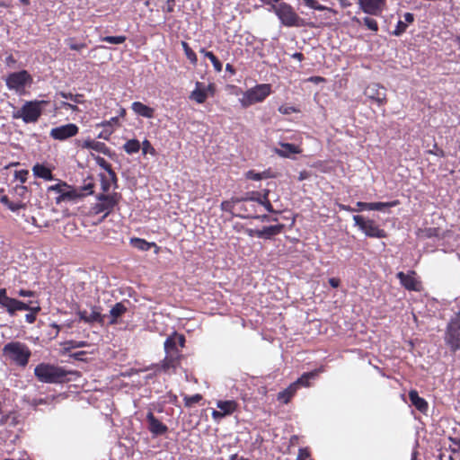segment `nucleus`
I'll use <instances>...</instances> for the list:
<instances>
[{
  "instance_id": "obj_31",
  "label": "nucleus",
  "mask_w": 460,
  "mask_h": 460,
  "mask_svg": "<svg viewBox=\"0 0 460 460\" xmlns=\"http://www.w3.org/2000/svg\"><path fill=\"white\" fill-rule=\"evenodd\" d=\"M199 52L207 58L209 59V61L212 63V66L216 72L219 73L223 69V64L222 62L217 58V57L212 52L207 50L205 48H201L199 49Z\"/></svg>"
},
{
  "instance_id": "obj_51",
  "label": "nucleus",
  "mask_w": 460,
  "mask_h": 460,
  "mask_svg": "<svg viewBox=\"0 0 460 460\" xmlns=\"http://www.w3.org/2000/svg\"><path fill=\"white\" fill-rule=\"evenodd\" d=\"M86 354H87L86 351L79 350V351H75V352H70L67 355L69 356L70 358H73L75 360L86 361V358H85Z\"/></svg>"
},
{
  "instance_id": "obj_19",
  "label": "nucleus",
  "mask_w": 460,
  "mask_h": 460,
  "mask_svg": "<svg viewBox=\"0 0 460 460\" xmlns=\"http://www.w3.org/2000/svg\"><path fill=\"white\" fill-rule=\"evenodd\" d=\"M214 86L209 84L208 86L200 82L195 84V89L190 93V99L195 101L199 104H202L208 98V92L213 91Z\"/></svg>"
},
{
  "instance_id": "obj_14",
  "label": "nucleus",
  "mask_w": 460,
  "mask_h": 460,
  "mask_svg": "<svg viewBox=\"0 0 460 460\" xmlns=\"http://www.w3.org/2000/svg\"><path fill=\"white\" fill-rule=\"evenodd\" d=\"M225 385L229 389V393L226 394L224 399H219L217 402H238L239 400H243V402H248L246 394H243L234 380L227 379Z\"/></svg>"
},
{
  "instance_id": "obj_39",
  "label": "nucleus",
  "mask_w": 460,
  "mask_h": 460,
  "mask_svg": "<svg viewBox=\"0 0 460 460\" xmlns=\"http://www.w3.org/2000/svg\"><path fill=\"white\" fill-rule=\"evenodd\" d=\"M93 188H94L93 178L92 176H88L84 180V183L80 188L79 190L82 192V194H84V196L93 195L94 193Z\"/></svg>"
},
{
  "instance_id": "obj_13",
  "label": "nucleus",
  "mask_w": 460,
  "mask_h": 460,
  "mask_svg": "<svg viewBox=\"0 0 460 460\" xmlns=\"http://www.w3.org/2000/svg\"><path fill=\"white\" fill-rule=\"evenodd\" d=\"M95 199L97 202L92 206V212L94 215L104 213V217L111 215L115 208L114 202L111 199L107 197L104 193H98Z\"/></svg>"
},
{
  "instance_id": "obj_45",
  "label": "nucleus",
  "mask_w": 460,
  "mask_h": 460,
  "mask_svg": "<svg viewBox=\"0 0 460 460\" xmlns=\"http://www.w3.org/2000/svg\"><path fill=\"white\" fill-rule=\"evenodd\" d=\"M98 176L100 178L101 189L102 190V193L108 194V192L111 187L109 179L106 177V175L103 172H100Z\"/></svg>"
},
{
  "instance_id": "obj_17",
  "label": "nucleus",
  "mask_w": 460,
  "mask_h": 460,
  "mask_svg": "<svg viewBox=\"0 0 460 460\" xmlns=\"http://www.w3.org/2000/svg\"><path fill=\"white\" fill-rule=\"evenodd\" d=\"M385 4V0H358L361 11L369 15H378Z\"/></svg>"
},
{
  "instance_id": "obj_35",
  "label": "nucleus",
  "mask_w": 460,
  "mask_h": 460,
  "mask_svg": "<svg viewBox=\"0 0 460 460\" xmlns=\"http://www.w3.org/2000/svg\"><path fill=\"white\" fill-rule=\"evenodd\" d=\"M105 315L102 314L99 311V308L94 306L92 309V313L87 316V324H93L94 323H98L100 324L104 323Z\"/></svg>"
},
{
  "instance_id": "obj_36",
  "label": "nucleus",
  "mask_w": 460,
  "mask_h": 460,
  "mask_svg": "<svg viewBox=\"0 0 460 460\" xmlns=\"http://www.w3.org/2000/svg\"><path fill=\"white\" fill-rule=\"evenodd\" d=\"M20 308H21V311H34V313H40V310H41V307L40 305V303L39 301L37 300H30V301H27V302H24V301H22L21 300V305H20Z\"/></svg>"
},
{
  "instance_id": "obj_47",
  "label": "nucleus",
  "mask_w": 460,
  "mask_h": 460,
  "mask_svg": "<svg viewBox=\"0 0 460 460\" xmlns=\"http://www.w3.org/2000/svg\"><path fill=\"white\" fill-rule=\"evenodd\" d=\"M408 28V25L402 21L399 20L395 25L394 30L392 31V35L399 37L402 35Z\"/></svg>"
},
{
  "instance_id": "obj_18",
  "label": "nucleus",
  "mask_w": 460,
  "mask_h": 460,
  "mask_svg": "<svg viewBox=\"0 0 460 460\" xmlns=\"http://www.w3.org/2000/svg\"><path fill=\"white\" fill-rule=\"evenodd\" d=\"M82 147L102 153L109 158H113L116 155V153L109 148L103 142L95 141L92 138L85 139L82 144Z\"/></svg>"
},
{
  "instance_id": "obj_62",
  "label": "nucleus",
  "mask_w": 460,
  "mask_h": 460,
  "mask_svg": "<svg viewBox=\"0 0 460 460\" xmlns=\"http://www.w3.org/2000/svg\"><path fill=\"white\" fill-rule=\"evenodd\" d=\"M202 399V395L196 394L192 396H185L184 402H199Z\"/></svg>"
},
{
  "instance_id": "obj_63",
  "label": "nucleus",
  "mask_w": 460,
  "mask_h": 460,
  "mask_svg": "<svg viewBox=\"0 0 460 460\" xmlns=\"http://www.w3.org/2000/svg\"><path fill=\"white\" fill-rule=\"evenodd\" d=\"M38 314L39 313H34V311H30L28 314H25V321L28 323H34Z\"/></svg>"
},
{
  "instance_id": "obj_22",
  "label": "nucleus",
  "mask_w": 460,
  "mask_h": 460,
  "mask_svg": "<svg viewBox=\"0 0 460 460\" xmlns=\"http://www.w3.org/2000/svg\"><path fill=\"white\" fill-rule=\"evenodd\" d=\"M84 197V194H82V192L78 189L67 184V186H65L64 190L61 193V195H58L56 198V203L59 204L65 200L75 201Z\"/></svg>"
},
{
  "instance_id": "obj_4",
  "label": "nucleus",
  "mask_w": 460,
  "mask_h": 460,
  "mask_svg": "<svg viewBox=\"0 0 460 460\" xmlns=\"http://www.w3.org/2000/svg\"><path fill=\"white\" fill-rule=\"evenodd\" d=\"M443 341L453 354L460 350V311L447 322L443 333Z\"/></svg>"
},
{
  "instance_id": "obj_52",
  "label": "nucleus",
  "mask_w": 460,
  "mask_h": 460,
  "mask_svg": "<svg viewBox=\"0 0 460 460\" xmlns=\"http://www.w3.org/2000/svg\"><path fill=\"white\" fill-rule=\"evenodd\" d=\"M278 111L283 115H290L292 113L297 112V110L294 106L289 105H280Z\"/></svg>"
},
{
  "instance_id": "obj_24",
  "label": "nucleus",
  "mask_w": 460,
  "mask_h": 460,
  "mask_svg": "<svg viewBox=\"0 0 460 460\" xmlns=\"http://www.w3.org/2000/svg\"><path fill=\"white\" fill-rule=\"evenodd\" d=\"M285 228L284 224H276L270 226H264L260 229L259 239L273 240L274 237L283 232Z\"/></svg>"
},
{
  "instance_id": "obj_37",
  "label": "nucleus",
  "mask_w": 460,
  "mask_h": 460,
  "mask_svg": "<svg viewBox=\"0 0 460 460\" xmlns=\"http://www.w3.org/2000/svg\"><path fill=\"white\" fill-rule=\"evenodd\" d=\"M181 47L186 58L189 59L190 64L196 66L198 63V57L196 53L191 49V48L186 41H181Z\"/></svg>"
},
{
  "instance_id": "obj_15",
  "label": "nucleus",
  "mask_w": 460,
  "mask_h": 460,
  "mask_svg": "<svg viewBox=\"0 0 460 460\" xmlns=\"http://www.w3.org/2000/svg\"><path fill=\"white\" fill-rule=\"evenodd\" d=\"M79 131V128L74 123H67L59 127L53 128L49 136L59 141H64L75 136Z\"/></svg>"
},
{
  "instance_id": "obj_1",
  "label": "nucleus",
  "mask_w": 460,
  "mask_h": 460,
  "mask_svg": "<svg viewBox=\"0 0 460 460\" xmlns=\"http://www.w3.org/2000/svg\"><path fill=\"white\" fill-rule=\"evenodd\" d=\"M33 373L40 383L58 385L71 381L70 376L75 375L76 371L49 362H41L34 367Z\"/></svg>"
},
{
  "instance_id": "obj_42",
  "label": "nucleus",
  "mask_w": 460,
  "mask_h": 460,
  "mask_svg": "<svg viewBox=\"0 0 460 460\" xmlns=\"http://www.w3.org/2000/svg\"><path fill=\"white\" fill-rule=\"evenodd\" d=\"M101 40L103 42H107L113 45H119L126 41L127 37L125 35L104 36Z\"/></svg>"
},
{
  "instance_id": "obj_48",
  "label": "nucleus",
  "mask_w": 460,
  "mask_h": 460,
  "mask_svg": "<svg viewBox=\"0 0 460 460\" xmlns=\"http://www.w3.org/2000/svg\"><path fill=\"white\" fill-rule=\"evenodd\" d=\"M65 186H67V183L66 181H59L57 184L49 186L48 191L49 192H56L58 195H61V193L64 190Z\"/></svg>"
},
{
  "instance_id": "obj_34",
  "label": "nucleus",
  "mask_w": 460,
  "mask_h": 460,
  "mask_svg": "<svg viewBox=\"0 0 460 460\" xmlns=\"http://www.w3.org/2000/svg\"><path fill=\"white\" fill-rule=\"evenodd\" d=\"M141 144L137 138L128 140L123 146V149L128 155L137 154L139 152Z\"/></svg>"
},
{
  "instance_id": "obj_56",
  "label": "nucleus",
  "mask_w": 460,
  "mask_h": 460,
  "mask_svg": "<svg viewBox=\"0 0 460 460\" xmlns=\"http://www.w3.org/2000/svg\"><path fill=\"white\" fill-rule=\"evenodd\" d=\"M175 6V0H166L165 4L162 6V11L164 13H173Z\"/></svg>"
},
{
  "instance_id": "obj_41",
  "label": "nucleus",
  "mask_w": 460,
  "mask_h": 460,
  "mask_svg": "<svg viewBox=\"0 0 460 460\" xmlns=\"http://www.w3.org/2000/svg\"><path fill=\"white\" fill-rule=\"evenodd\" d=\"M234 196L232 197L229 200H223L220 204V209L223 212L230 213L232 216L237 217L233 212L234 205L238 204L237 201H234Z\"/></svg>"
},
{
  "instance_id": "obj_61",
  "label": "nucleus",
  "mask_w": 460,
  "mask_h": 460,
  "mask_svg": "<svg viewBox=\"0 0 460 460\" xmlns=\"http://www.w3.org/2000/svg\"><path fill=\"white\" fill-rule=\"evenodd\" d=\"M107 197H109L110 199H111V200L114 202V207L116 208L118 205H119V202L121 199V194L119 193V192H112V193H108L106 194Z\"/></svg>"
},
{
  "instance_id": "obj_46",
  "label": "nucleus",
  "mask_w": 460,
  "mask_h": 460,
  "mask_svg": "<svg viewBox=\"0 0 460 460\" xmlns=\"http://www.w3.org/2000/svg\"><path fill=\"white\" fill-rule=\"evenodd\" d=\"M92 156L95 163L104 171L108 172V170H112L111 165L102 156L92 154Z\"/></svg>"
},
{
  "instance_id": "obj_12",
  "label": "nucleus",
  "mask_w": 460,
  "mask_h": 460,
  "mask_svg": "<svg viewBox=\"0 0 460 460\" xmlns=\"http://www.w3.org/2000/svg\"><path fill=\"white\" fill-rule=\"evenodd\" d=\"M364 94L367 99L377 104L378 107L384 106L386 102V89L380 84L372 83L367 85Z\"/></svg>"
},
{
  "instance_id": "obj_54",
  "label": "nucleus",
  "mask_w": 460,
  "mask_h": 460,
  "mask_svg": "<svg viewBox=\"0 0 460 460\" xmlns=\"http://www.w3.org/2000/svg\"><path fill=\"white\" fill-rule=\"evenodd\" d=\"M245 178L256 181L262 180V176L260 174V172L254 170L247 171L245 173Z\"/></svg>"
},
{
  "instance_id": "obj_9",
  "label": "nucleus",
  "mask_w": 460,
  "mask_h": 460,
  "mask_svg": "<svg viewBox=\"0 0 460 460\" xmlns=\"http://www.w3.org/2000/svg\"><path fill=\"white\" fill-rule=\"evenodd\" d=\"M399 199H394L387 202H364V201H358L356 203V208H352L349 205L345 204H339L340 210H344L347 212H362L366 210H375V211H380V212H385V209L397 207L400 205Z\"/></svg>"
},
{
  "instance_id": "obj_49",
  "label": "nucleus",
  "mask_w": 460,
  "mask_h": 460,
  "mask_svg": "<svg viewBox=\"0 0 460 460\" xmlns=\"http://www.w3.org/2000/svg\"><path fill=\"white\" fill-rule=\"evenodd\" d=\"M29 171L27 169L16 170L14 172V179L19 181L21 183H24L27 181Z\"/></svg>"
},
{
  "instance_id": "obj_2",
  "label": "nucleus",
  "mask_w": 460,
  "mask_h": 460,
  "mask_svg": "<svg viewBox=\"0 0 460 460\" xmlns=\"http://www.w3.org/2000/svg\"><path fill=\"white\" fill-rule=\"evenodd\" d=\"M325 371V366L321 365L308 372H304L296 381L291 383L287 388L277 394V399L279 402H289L296 391L301 387H308L321 373Z\"/></svg>"
},
{
  "instance_id": "obj_57",
  "label": "nucleus",
  "mask_w": 460,
  "mask_h": 460,
  "mask_svg": "<svg viewBox=\"0 0 460 460\" xmlns=\"http://www.w3.org/2000/svg\"><path fill=\"white\" fill-rule=\"evenodd\" d=\"M440 230L438 227H429L425 229V235L428 238L438 237Z\"/></svg>"
},
{
  "instance_id": "obj_27",
  "label": "nucleus",
  "mask_w": 460,
  "mask_h": 460,
  "mask_svg": "<svg viewBox=\"0 0 460 460\" xmlns=\"http://www.w3.org/2000/svg\"><path fill=\"white\" fill-rule=\"evenodd\" d=\"M128 308L125 306L123 302L116 303L110 310V321L109 324L114 325L119 323V319L127 313Z\"/></svg>"
},
{
  "instance_id": "obj_6",
  "label": "nucleus",
  "mask_w": 460,
  "mask_h": 460,
  "mask_svg": "<svg viewBox=\"0 0 460 460\" xmlns=\"http://www.w3.org/2000/svg\"><path fill=\"white\" fill-rule=\"evenodd\" d=\"M271 93L272 86L270 84H257L247 89L239 102L243 108H248L254 103L262 102Z\"/></svg>"
},
{
  "instance_id": "obj_26",
  "label": "nucleus",
  "mask_w": 460,
  "mask_h": 460,
  "mask_svg": "<svg viewBox=\"0 0 460 460\" xmlns=\"http://www.w3.org/2000/svg\"><path fill=\"white\" fill-rule=\"evenodd\" d=\"M131 109L137 116H141L146 119H153L155 116V109L141 102L137 101L132 102Z\"/></svg>"
},
{
  "instance_id": "obj_30",
  "label": "nucleus",
  "mask_w": 460,
  "mask_h": 460,
  "mask_svg": "<svg viewBox=\"0 0 460 460\" xmlns=\"http://www.w3.org/2000/svg\"><path fill=\"white\" fill-rule=\"evenodd\" d=\"M129 243L132 247L142 251L146 252L149 251L152 247H157L156 243L154 242H147L145 239L139 238V237H132L130 238Z\"/></svg>"
},
{
  "instance_id": "obj_10",
  "label": "nucleus",
  "mask_w": 460,
  "mask_h": 460,
  "mask_svg": "<svg viewBox=\"0 0 460 460\" xmlns=\"http://www.w3.org/2000/svg\"><path fill=\"white\" fill-rule=\"evenodd\" d=\"M354 226H357L367 237L386 238L387 233L380 228L373 219L366 218L360 215L353 216Z\"/></svg>"
},
{
  "instance_id": "obj_23",
  "label": "nucleus",
  "mask_w": 460,
  "mask_h": 460,
  "mask_svg": "<svg viewBox=\"0 0 460 460\" xmlns=\"http://www.w3.org/2000/svg\"><path fill=\"white\" fill-rule=\"evenodd\" d=\"M146 420L148 422V429L154 437L166 433L168 429L167 426L157 420L151 411L147 413Z\"/></svg>"
},
{
  "instance_id": "obj_5",
  "label": "nucleus",
  "mask_w": 460,
  "mask_h": 460,
  "mask_svg": "<svg viewBox=\"0 0 460 460\" xmlns=\"http://www.w3.org/2000/svg\"><path fill=\"white\" fill-rule=\"evenodd\" d=\"M3 353L19 367H26L31 356L29 347L21 341H10L3 348Z\"/></svg>"
},
{
  "instance_id": "obj_38",
  "label": "nucleus",
  "mask_w": 460,
  "mask_h": 460,
  "mask_svg": "<svg viewBox=\"0 0 460 460\" xmlns=\"http://www.w3.org/2000/svg\"><path fill=\"white\" fill-rule=\"evenodd\" d=\"M259 205L262 206L265 210L271 214V215H275V216H278L281 213L280 210H277L274 208L271 201L270 200V199H267V198H264V197H261V199L260 198L258 199V202H257Z\"/></svg>"
},
{
  "instance_id": "obj_21",
  "label": "nucleus",
  "mask_w": 460,
  "mask_h": 460,
  "mask_svg": "<svg viewBox=\"0 0 460 460\" xmlns=\"http://www.w3.org/2000/svg\"><path fill=\"white\" fill-rule=\"evenodd\" d=\"M280 148L275 147L274 153L279 157L289 158L291 155H298L302 152L301 148L293 143L279 142Z\"/></svg>"
},
{
  "instance_id": "obj_16",
  "label": "nucleus",
  "mask_w": 460,
  "mask_h": 460,
  "mask_svg": "<svg viewBox=\"0 0 460 460\" xmlns=\"http://www.w3.org/2000/svg\"><path fill=\"white\" fill-rule=\"evenodd\" d=\"M21 300L7 296L5 288H0V305L6 310L11 317L16 315L21 311Z\"/></svg>"
},
{
  "instance_id": "obj_64",
  "label": "nucleus",
  "mask_w": 460,
  "mask_h": 460,
  "mask_svg": "<svg viewBox=\"0 0 460 460\" xmlns=\"http://www.w3.org/2000/svg\"><path fill=\"white\" fill-rule=\"evenodd\" d=\"M75 314L78 316L79 321L84 322V323H87L88 313L86 310H77L75 312Z\"/></svg>"
},
{
  "instance_id": "obj_58",
  "label": "nucleus",
  "mask_w": 460,
  "mask_h": 460,
  "mask_svg": "<svg viewBox=\"0 0 460 460\" xmlns=\"http://www.w3.org/2000/svg\"><path fill=\"white\" fill-rule=\"evenodd\" d=\"M108 174L110 176V182H111V185L112 184L113 185V188L116 190L118 189V181H119V179H118V176L116 174V172L113 171V170H108Z\"/></svg>"
},
{
  "instance_id": "obj_44",
  "label": "nucleus",
  "mask_w": 460,
  "mask_h": 460,
  "mask_svg": "<svg viewBox=\"0 0 460 460\" xmlns=\"http://www.w3.org/2000/svg\"><path fill=\"white\" fill-rule=\"evenodd\" d=\"M362 21H363L365 26L368 30H370L373 32H377L378 31V29H379L378 23H377V22L375 19L370 18L368 16H366V17L363 18Z\"/></svg>"
},
{
  "instance_id": "obj_43",
  "label": "nucleus",
  "mask_w": 460,
  "mask_h": 460,
  "mask_svg": "<svg viewBox=\"0 0 460 460\" xmlns=\"http://www.w3.org/2000/svg\"><path fill=\"white\" fill-rule=\"evenodd\" d=\"M66 44L69 47L70 49L80 51L83 49L87 47L84 42H76L74 38H68L65 40Z\"/></svg>"
},
{
  "instance_id": "obj_3",
  "label": "nucleus",
  "mask_w": 460,
  "mask_h": 460,
  "mask_svg": "<svg viewBox=\"0 0 460 460\" xmlns=\"http://www.w3.org/2000/svg\"><path fill=\"white\" fill-rule=\"evenodd\" d=\"M268 11L275 13L282 26L292 28L305 25L304 19L299 17L293 6L286 2L272 5V8H269Z\"/></svg>"
},
{
  "instance_id": "obj_60",
  "label": "nucleus",
  "mask_w": 460,
  "mask_h": 460,
  "mask_svg": "<svg viewBox=\"0 0 460 460\" xmlns=\"http://www.w3.org/2000/svg\"><path fill=\"white\" fill-rule=\"evenodd\" d=\"M18 296L22 297H34L36 295L35 291L21 288L17 291Z\"/></svg>"
},
{
  "instance_id": "obj_32",
  "label": "nucleus",
  "mask_w": 460,
  "mask_h": 460,
  "mask_svg": "<svg viewBox=\"0 0 460 460\" xmlns=\"http://www.w3.org/2000/svg\"><path fill=\"white\" fill-rule=\"evenodd\" d=\"M237 217H240V218H243V219H257L261 222H277L278 221V217H270L267 214H263V215H257V214H253V215H250V214H243V215H237Z\"/></svg>"
},
{
  "instance_id": "obj_33",
  "label": "nucleus",
  "mask_w": 460,
  "mask_h": 460,
  "mask_svg": "<svg viewBox=\"0 0 460 460\" xmlns=\"http://www.w3.org/2000/svg\"><path fill=\"white\" fill-rule=\"evenodd\" d=\"M258 199H259V191L258 190H251V191H246L242 196H238V197L234 196V201H237V203L248 202V201L257 203Z\"/></svg>"
},
{
  "instance_id": "obj_55",
  "label": "nucleus",
  "mask_w": 460,
  "mask_h": 460,
  "mask_svg": "<svg viewBox=\"0 0 460 460\" xmlns=\"http://www.w3.org/2000/svg\"><path fill=\"white\" fill-rule=\"evenodd\" d=\"M8 209H10L12 212H17L21 208H25L26 204L22 202H13L10 201L8 206L6 207Z\"/></svg>"
},
{
  "instance_id": "obj_29",
  "label": "nucleus",
  "mask_w": 460,
  "mask_h": 460,
  "mask_svg": "<svg viewBox=\"0 0 460 460\" xmlns=\"http://www.w3.org/2000/svg\"><path fill=\"white\" fill-rule=\"evenodd\" d=\"M90 344L85 341L68 340L62 343V354L66 355L72 352L73 349L89 347Z\"/></svg>"
},
{
  "instance_id": "obj_25",
  "label": "nucleus",
  "mask_w": 460,
  "mask_h": 460,
  "mask_svg": "<svg viewBox=\"0 0 460 460\" xmlns=\"http://www.w3.org/2000/svg\"><path fill=\"white\" fill-rule=\"evenodd\" d=\"M32 174L35 178L43 179L45 181H53L55 176L52 172V169L47 166L45 164L36 163L32 166Z\"/></svg>"
},
{
  "instance_id": "obj_50",
  "label": "nucleus",
  "mask_w": 460,
  "mask_h": 460,
  "mask_svg": "<svg viewBox=\"0 0 460 460\" xmlns=\"http://www.w3.org/2000/svg\"><path fill=\"white\" fill-rule=\"evenodd\" d=\"M141 147L143 155L151 154L152 155H155L156 154L155 149L147 139L143 141Z\"/></svg>"
},
{
  "instance_id": "obj_59",
  "label": "nucleus",
  "mask_w": 460,
  "mask_h": 460,
  "mask_svg": "<svg viewBox=\"0 0 460 460\" xmlns=\"http://www.w3.org/2000/svg\"><path fill=\"white\" fill-rule=\"evenodd\" d=\"M173 332H174V335H175V339H176L177 347L183 348L185 346V342H186L185 336L181 333H178L176 331H173Z\"/></svg>"
},
{
  "instance_id": "obj_20",
  "label": "nucleus",
  "mask_w": 460,
  "mask_h": 460,
  "mask_svg": "<svg viewBox=\"0 0 460 460\" xmlns=\"http://www.w3.org/2000/svg\"><path fill=\"white\" fill-rule=\"evenodd\" d=\"M415 272L413 270L409 273H404L403 271H399L396 274V278L399 279L400 284L409 291H418L419 285L414 278Z\"/></svg>"
},
{
  "instance_id": "obj_40",
  "label": "nucleus",
  "mask_w": 460,
  "mask_h": 460,
  "mask_svg": "<svg viewBox=\"0 0 460 460\" xmlns=\"http://www.w3.org/2000/svg\"><path fill=\"white\" fill-rule=\"evenodd\" d=\"M58 95L66 100H70L75 103L80 104L84 102V95L81 93L73 94L72 93L59 92Z\"/></svg>"
},
{
  "instance_id": "obj_53",
  "label": "nucleus",
  "mask_w": 460,
  "mask_h": 460,
  "mask_svg": "<svg viewBox=\"0 0 460 460\" xmlns=\"http://www.w3.org/2000/svg\"><path fill=\"white\" fill-rule=\"evenodd\" d=\"M411 402H427L426 400L419 395L416 390H411L409 393Z\"/></svg>"
},
{
  "instance_id": "obj_8",
  "label": "nucleus",
  "mask_w": 460,
  "mask_h": 460,
  "mask_svg": "<svg viewBox=\"0 0 460 460\" xmlns=\"http://www.w3.org/2000/svg\"><path fill=\"white\" fill-rule=\"evenodd\" d=\"M4 81L8 90L22 94L25 88L31 85L33 78L27 70L22 69L9 73Z\"/></svg>"
},
{
  "instance_id": "obj_28",
  "label": "nucleus",
  "mask_w": 460,
  "mask_h": 460,
  "mask_svg": "<svg viewBox=\"0 0 460 460\" xmlns=\"http://www.w3.org/2000/svg\"><path fill=\"white\" fill-rule=\"evenodd\" d=\"M236 404H217V410L212 411V417L216 421H219L226 415H230L235 411Z\"/></svg>"
},
{
  "instance_id": "obj_7",
  "label": "nucleus",
  "mask_w": 460,
  "mask_h": 460,
  "mask_svg": "<svg viewBox=\"0 0 460 460\" xmlns=\"http://www.w3.org/2000/svg\"><path fill=\"white\" fill-rule=\"evenodd\" d=\"M45 101H26L20 110L13 113V119H22L26 124L35 123L42 114V105Z\"/></svg>"
},
{
  "instance_id": "obj_11",
  "label": "nucleus",
  "mask_w": 460,
  "mask_h": 460,
  "mask_svg": "<svg viewBox=\"0 0 460 460\" xmlns=\"http://www.w3.org/2000/svg\"><path fill=\"white\" fill-rule=\"evenodd\" d=\"M164 349L165 358L163 360L162 367L164 369L168 370L171 367L174 368L180 358V350L177 347L174 332H172L164 341Z\"/></svg>"
}]
</instances>
